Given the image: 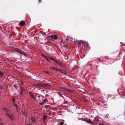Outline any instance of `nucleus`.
Segmentation results:
<instances>
[{"mask_svg": "<svg viewBox=\"0 0 125 125\" xmlns=\"http://www.w3.org/2000/svg\"><path fill=\"white\" fill-rule=\"evenodd\" d=\"M42 55L49 62H50L51 61L49 59L52 60H53V58L52 57H50L49 56H45L43 54H42Z\"/></svg>", "mask_w": 125, "mask_h": 125, "instance_id": "obj_1", "label": "nucleus"}, {"mask_svg": "<svg viewBox=\"0 0 125 125\" xmlns=\"http://www.w3.org/2000/svg\"><path fill=\"white\" fill-rule=\"evenodd\" d=\"M6 115L7 116H8L9 118L11 120H12L14 119V115L12 114H11L10 115L8 113H7Z\"/></svg>", "mask_w": 125, "mask_h": 125, "instance_id": "obj_2", "label": "nucleus"}, {"mask_svg": "<svg viewBox=\"0 0 125 125\" xmlns=\"http://www.w3.org/2000/svg\"><path fill=\"white\" fill-rule=\"evenodd\" d=\"M53 60L57 64L59 65L62 66H63L62 64V63L60 62L59 61L56 60L54 58Z\"/></svg>", "mask_w": 125, "mask_h": 125, "instance_id": "obj_3", "label": "nucleus"}, {"mask_svg": "<svg viewBox=\"0 0 125 125\" xmlns=\"http://www.w3.org/2000/svg\"><path fill=\"white\" fill-rule=\"evenodd\" d=\"M75 40L74 41H73V42H78L79 43V45H79V46H81V44H83V42L82 41H77V40L75 39H74Z\"/></svg>", "mask_w": 125, "mask_h": 125, "instance_id": "obj_4", "label": "nucleus"}, {"mask_svg": "<svg viewBox=\"0 0 125 125\" xmlns=\"http://www.w3.org/2000/svg\"><path fill=\"white\" fill-rule=\"evenodd\" d=\"M50 37L51 38L54 39L55 40L57 39L58 38L57 36L53 35H51L50 36Z\"/></svg>", "mask_w": 125, "mask_h": 125, "instance_id": "obj_5", "label": "nucleus"}, {"mask_svg": "<svg viewBox=\"0 0 125 125\" xmlns=\"http://www.w3.org/2000/svg\"><path fill=\"white\" fill-rule=\"evenodd\" d=\"M59 71L60 72L62 73L65 74H67V72L64 70H60L59 69Z\"/></svg>", "mask_w": 125, "mask_h": 125, "instance_id": "obj_6", "label": "nucleus"}, {"mask_svg": "<svg viewBox=\"0 0 125 125\" xmlns=\"http://www.w3.org/2000/svg\"><path fill=\"white\" fill-rule=\"evenodd\" d=\"M29 94L31 97L33 99H36V97L34 96L31 93V92H29Z\"/></svg>", "mask_w": 125, "mask_h": 125, "instance_id": "obj_7", "label": "nucleus"}, {"mask_svg": "<svg viewBox=\"0 0 125 125\" xmlns=\"http://www.w3.org/2000/svg\"><path fill=\"white\" fill-rule=\"evenodd\" d=\"M25 23V21H21L20 22L19 24V25L20 26H23Z\"/></svg>", "mask_w": 125, "mask_h": 125, "instance_id": "obj_8", "label": "nucleus"}, {"mask_svg": "<svg viewBox=\"0 0 125 125\" xmlns=\"http://www.w3.org/2000/svg\"><path fill=\"white\" fill-rule=\"evenodd\" d=\"M45 107L47 110L49 111V110L50 107L48 105H45Z\"/></svg>", "mask_w": 125, "mask_h": 125, "instance_id": "obj_9", "label": "nucleus"}, {"mask_svg": "<svg viewBox=\"0 0 125 125\" xmlns=\"http://www.w3.org/2000/svg\"><path fill=\"white\" fill-rule=\"evenodd\" d=\"M50 68L51 69H53L55 71H59V69H57L55 68V67H50Z\"/></svg>", "mask_w": 125, "mask_h": 125, "instance_id": "obj_10", "label": "nucleus"}, {"mask_svg": "<svg viewBox=\"0 0 125 125\" xmlns=\"http://www.w3.org/2000/svg\"><path fill=\"white\" fill-rule=\"evenodd\" d=\"M3 109L6 112V113H9V110L6 108H3Z\"/></svg>", "mask_w": 125, "mask_h": 125, "instance_id": "obj_11", "label": "nucleus"}, {"mask_svg": "<svg viewBox=\"0 0 125 125\" xmlns=\"http://www.w3.org/2000/svg\"><path fill=\"white\" fill-rule=\"evenodd\" d=\"M60 89H62V90H64L65 91H67V90L68 89V88H65V87H61V88H60Z\"/></svg>", "mask_w": 125, "mask_h": 125, "instance_id": "obj_12", "label": "nucleus"}, {"mask_svg": "<svg viewBox=\"0 0 125 125\" xmlns=\"http://www.w3.org/2000/svg\"><path fill=\"white\" fill-rule=\"evenodd\" d=\"M94 121L95 122H98L99 121L98 118L97 117H95L94 119Z\"/></svg>", "mask_w": 125, "mask_h": 125, "instance_id": "obj_13", "label": "nucleus"}, {"mask_svg": "<svg viewBox=\"0 0 125 125\" xmlns=\"http://www.w3.org/2000/svg\"><path fill=\"white\" fill-rule=\"evenodd\" d=\"M3 73L2 72L0 71V78H2L3 76Z\"/></svg>", "mask_w": 125, "mask_h": 125, "instance_id": "obj_14", "label": "nucleus"}, {"mask_svg": "<svg viewBox=\"0 0 125 125\" xmlns=\"http://www.w3.org/2000/svg\"><path fill=\"white\" fill-rule=\"evenodd\" d=\"M22 114L23 115L25 116H27V114L25 113L24 111L22 110Z\"/></svg>", "mask_w": 125, "mask_h": 125, "instance_id": "obj_15", "label": "nucleus"}, {"mask_svg": "<svg viewBox=\"0 0 125 125\" xmlns=\"http://www.w3.org/2000/svg\"><path fill=\"white\" fill-rule=\"evenodd\" d=\"M31 120H32V121L33 123H35L36 122V120L35 118L33 117H32L31 118Z\"/></svg>", "mask_w": 125, "mask_h": 125, "instance_id": "obj_16", "label": "nucleus"}, {"mask_svg": "<svg viewBox=\"0 0 125 125\" xmlns=\"http://www.w3.org/2000/svg\"><path fill=\"white\" fill-rule=\"evenodd\" d=\"M13 105L16 108H18V106L16 104L14 103L13 104Z\"/></svg>", "mask_w": 125, "mask_h": 125, "instance_id": "obj_17", "label": "nucleus"}, {"mask_svg": "<svg viewBox=\"0 0 125 125\" xmlns=\"http://www.w3.org/2000/svg\"><path fill=\"white\" fill-rule=\"evenodd\" d=\"M47 118V116L45 115H44L43 117V120H45Z\"/></svg>", "mask_w": 125, "mask_h": 125, "instance_id": "obj_18", "label": "nucleus"}, {"mask_svg": "<svg viewBox=\"0 0 125 125\" xmlns=\"http://www.w3.org/2000/svg\"><path fill=\"white\" fill-rule=\"evenodd\" d=\"M86 121L88 123H90L93 124H94V123H93V122H92L90 120H86Z\"/></svg>", "mask_w": 125, "mask_h": 125, "instance_id": "obj_19", "label": "nucleus"}, {"mask_svg": "<svg viewBox=\"0 0 125 125\" xmlns=\"http://www.w3.org/2000/svg\"><path fill=\"white\" fill-rule=\"evenodd\" d=\"M12 100L14 104L15 101V99L14 97H13L12 98Z\"/></svg>", "mask_w": 125, "mask_h": 125, "instance_id": "obj_20", "label": "nucleus"}, {"mask_svg": "<svg viewBox=\"0 0 125 125\" xmlns=\"http://www.w3.org/2000/svg\"><path fill=\"white\" fill-rule=\"evenodd\" d=\"M47 101V99L46 98H45V99H43V100H42V102L43 103H45Z\"/></svg>", "mask_w": 125, "mask_h": 125, "instance_id": "obj_21", "label": "nucleus"}, {"mask_svg": "<svg viewBox=\"0 0 125 125\" xmlns=\"http://www.w3.org/2000/svg\"><path fill=\"white\" fill-rule=\"evenodd\" d=\"M67 91L70 93H72V91L68 89Z\"/></svg>", "mask_w": 125, "mask_h": 125, "instance_id": "obj_22", "label": "nucleus"}, {"mask_svg": "<svg viewBox=\"0 0 125 125\" xmlns=\"http://www.w3.org/2000/svg\"><path fill=\"white\" fill-rule=\"evenodd\" d=\"M14 87L16 89L17 88H18V87L16 85H14Z\"/></svg>", "mask_w": 125, "mask_h": 125, "instance_id": "obj_23", "label": "nucleus"}, {"mask_svg": "<svg viewBox=\"0 0 125 125\" xmlns=\"http://www.w3.org/2000/svg\"><path fill=\"white\" fill-rule=\"evenodd\" d=\"M3 87L0 84V89H3Z\"/></svg>", "mask_w": 125, "mask_h": 125, "instance_id": "obj_24", "label": "nucleus"}, {"mask_svg": "<svg viewBox=\"0 0 125 125\" xmlns=\"http://www.w3.org/2000/svg\"><path fill=\"white\" fill-rule=\"evenodd\" d=\"M63 123L62 122H60V125H63Z\"/></svg>", "mask_w": 125, "mask_h": 125, "instance_id": "obj_25", "label": "nucleus"}, {"mask_svg": "<svg viewBox=\"0 0 125 125\" xmlns=\"http://www.w3.org/2000/svg\"><path fill=\"white\" fill-rule=\"evenodd\" d=\"M23 93V91H21L20 94H22Z\"/></svg>", "mask_w": 125, "mask_h": 125, "instance_id": "obj_26", "label": "nucleus"}, {"mask_svg": "<svg viewBox=\"0 0 125 125\" xmlns=\"http://www.w3.org/2000/svg\"><path fill=\"white\" fill-rule=\"evenodd\" d=\"M44 103H43V102H42L40 104L41 105H42L44 104Z\"/></svg>", "mask_w": 125, "mask_h": 125, "instance_id": "obj_27", "label": "nucleus"}, {"mask_svg": "<svg viewBox=\"0 0 125 125\" xmlns=\"http://www.w3.org/2000/svg\"><path fill=\"white\" fill-rule=\"evenodd\" d=\"M59 96H61V97H62V95L61 94L59 93Z\"/></svg>", "mask_w": 125, "mask_h": 125, "instance_id": "obj_28", "label": "nucleus"}, {"mask_svg": "<svg viewBox=\"0 0 125 125\" xmlns=\"http://www.w3.org/2000/svg\"><path fill=\"white\" fill-rule=\"evenodd\" d=\"M108 115H109L107 114L105 115V117H106V118H107V117H108Z\"/></svg>", "mask_w": 125, "mask_h": 125, "instance_id": "obj_29", "label": "nucleus"}, {"mask_svg": "<svg viewBox=\"0 0 125 125\" xmlns=\"http://www.w3.org/2000/svg\"><path fill=\"white\" fill-rule=\"evenodd\" d=\"M18 110V108H16V112H17Z\"/></svg>", "mask_w": 125, "mask_h": 125, "instance_id": "obj_30", "label": "nucleus"}, {"mask_svg": "<svg viewBox=\"0 0 125 125\" xmlns=\"http://www.w3.org/2000/svg\"><path fill=\"white\" fill-rule=\"evenodd\" d=\"M43 121L44 124H45L46 123L45 120H43Z\"/></svg>", "mask_w": 125, "mask_h": 125, "instance_id": "obj_31", "label": "nucleus"}, {"mask_svg": "<svg viewBox=\"0 0 125 125\" xmlns=\"http://www.w3.org/2000/svg\"><path fill=\"white\" fill-rule=\"evenodd\" d=\"M21 91H23V88L21 87Z\"/></svg>", "mask_w": 125, "mask_h": 125, "instance_id": "obj_32", "label": "nucleus"}, {"mask_svg": "<svg viewBox=\"0 0 125 125\" xmlns=\"http://www.w3.org/2000/svg\"><path fill=\"white\" fill-rule=\"evenodd\" d=\"M99 125H104L100 123L99 124Z\"/></svg>", "mask_w": 125, "mask_h": 125, "instance_id": "obj_33", "label": "nucleus"}, {"mask_svg": "<svg viewBox=\"0 0 125 125\" xmlns=\"http://www.w3.org/2000/svg\"><path fill=\"white\" fill-rule=\"evenodd\" d=\"M45 72V73H49V72H46H46Z\"/></svg>", "mask_w": 125, "mask_h": 125, "instance_id": "obj_34", "label": "nucleus"}, {"mask_svg": "<svg viewBox=\"0 0 125 125\" xmlns=\"http://www.w3.org/2000/svg\"><path fill=\"white\" fill-rule=\"evenodd\" d=\"M39 1L40 2H41V0H39Z\"/></svg>", "mask_w": 125, "mask_h": 125, "instance_id": "obj_35", "label": "nucleus"}, {"mask_svg": "<svg viewBox=\"0 0 125 125\" xmlns=\"http://www.w3.org/2000/svg\"><path fill=\"white\" fill-rule=\"evenodd\" d=\"M31 124H28V125H30Z\"/></svg>", "mask_w": 125, "mask_h": 125, "instance_id": "obj_36", "label": "nucleus"}, {"mask_svg": "<svg viewBox=\"0 0 125 125\" xmlns=\"http://www.w3.org/2000/svg\"><path fill=\"white\" fill-rule=\"evenodd\" d=\"M43 84H42V86H43Z\"/></svg>", "mask_w": 125, "mask_h": 125, "instance_id": "obj_37", "label": "nucleus"}]
</instances>
